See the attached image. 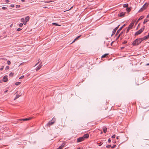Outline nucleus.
Here are the masks:
<instances>
[{"mask_svg": "<svg viewBox=\"0 0 149 149\" xmlns=\"http://www.w3.org/2000/svg\"><path fill=\"white\" fill-rule=\"evenodd\" d=\"M119 136H117L116 137V139H118L119 138Z\"/></svg>", "mask_w": 149, "mask_h": 149, "instance_id": "51", "label": "nucleus"}, {"mask_svg": "<svg viewBox=\"0 0 149 149\" xmlns=\"http://www.w3.org/2000/svg\"><path fill=\"white\" fill-rule=\"evenodd\" d=\"M125 14V12H120L118 14V16L120 17H123L124 16Z\"/></svg>", "mask_w": 149, "mask_h": 149, "instance_id": "9", "label": "nucleus"}, {"mask_svg": "<svg viewBox=\"0 0 149 149\" xmlns=\"http://www.w3.org/2000/svg\"><path fill=\"white\" fill-rule=\"evenodd\" d=\"M123 33V31L121 32V33H120V34H119V35L120 36Z\"/></svg>", "mask_w": 149, "mask_h": 149, "instance_id": "46", "label": "nucleus"}, {"mask_svg": "<svg viewBox=\"0 0 149 149\" xmlns=\"http://www.w3.org/2000/svg\"><path fill=\"white\" fill-rule=\"evenodd\" d=\"M131 9L130 8H128V7L127 8V9H126L127 11L128 12H129L130 11V10H131Z\"/></svg>", "mask_w": 149, "mask_h": 149, "instance_id": "25", "label": "nucleus"}, {"mask_svg": "<svg viewBox=\"0 0 149 149\" xmlns=\"http://www.w3.org/2000/svg\"><path fill=\"white\" fill-rule=\"evenodd\" d=\"M97 143L99 146H101L102 145V143L100 142L99 143Z\"/></svg>", "mask_w": 149, "mask_h": 149, "instance_id": "38", "label": "nucleus"}, {"mask_svg": "<svg viewBox=\"0 0 149 149\" xmlns=\"http://www.w3.org/2000/svg\"><path fill=\"white\" fill-rule=\"evenodd\" d=\"M127 41H124V42H123V44H126L127 43Z\"/></svg>", "mask_w": 149, "mask_h": 149, "instance_id": "43", "label": "nucleus"}, {"mask_svg": "<svg viewBox=\"0 0 149 149\" xmlns=\"http://www.w3.org/2000/svg\"><path fill=\"white\" fill-rule=\"evenodd\" d=\"M29 16H27L25 18L24 20L26 22H27L29 21Z\"/></svg>", "mask_w": 149, "mask_h": 149, "instance_id": "15", "label": "nucleus"}, {"mask_svg": "<svg viewBox=\"0 0 149 149\" xmlns=\"http://www.w3.org/2000/svg\"><path fill=\"white\" fill-rule=\"evenodd\" d=\"M146 65H149V63H147L146 64Z\"/></svg>", "mask_w": 149, "mask_h": 149, "instance_id": "53", "label": "nucleus"}, {"mask_svg": "<svg viewBox=\"0 0 149 149\" xmlns=\"http://www.w3.org/2000/svg\"><path fill=\"white\" fill-rule=\"evenodd\" d=\"M116 145H113V146H112V147H111V148H114V147L116 146Z\"/></svg>", "mask_w": 149, "mask_h": 149, "instance_id": "44", "label": "nucleus"}, {"mask_svg": "<svg viewBox=\"0 0 149 149\" xmlns=\"http://www.w3.org/2000/svg\"><path fill=\"white\" fill-rule=\"evenodd\" d=\"M54 123V122L52 120L49 121L47 124V126L50 127V125H52Z\"/></svg>", "mask_w": 149, "mask_h": 149, "instance_id": "8", "label": "nucleus"}, {"mask_svg": "<svg viewBox=\"0 0 149 149\" xmlns=\"http://www.w3.org/2000/svg\"><path fill=\"white\" fill-rule=\"evenodd\" d=\"M77 149H81L80 148H77Z\"/></svg>", "mask_w": 149, "mask_h": 149, "instance_id": "56", "label": "nucleus"}, {"mask_svg": "<svg viewBox=\"0 0 149 149\" xmlns=\"http://www.w3.org/2000/svg\"><path fill=\"white\" fill-rule=\"evenodd\" d=\"M3 66H2L1 68L0 69V70H3Z\"/></svg>", "mask_w": 149, "mask_h": 149, "instance_id": "39", "label": "nucleus"}, {"mask_svg": "<svg viewBox=\"0 0 149 149\" xmlns=\"http://www.w3.org/2000/svg\"><path fill=\"white\" fill-rule=\"evenodd\" d=\"M23 25V24L22 23H21L19 24V26L20 27H22V26Z\"/></svg>", "mask_w": 149, "mask_h": 149, "instance_id": "29", "label": "nucleus"}, {"mask_svg": "<svg viewBox=\"0 0 149 149\" xmlns=\"http://www.w3.org/2000/svg\"><path fill=\"white\" fill-rule=\"evenodd\" d=\"M20 95H16V97H15V98L14 99V100H15L17 99L19 97H20Z\"/></svg>", "mask_w": 149, "mask_h": 149, "instance_id": "21", "label": "nucleus"}, {"mask_svg": "<svg viewBox=\"0 0 149 149\" xmlns=\"http://www.w3.org/2000/svg\"><path fill=\"white\" fill-rule=\"evenodd\" d=\"M24 18H22L21 19V21L22 22H24Z\"/></svg>", "mask_w": 149, "mask_h": 149, "instance_id": "30", "label": "nucleus"}, {"mask_svg": "<svg viewBox=\"0 0 149 149\" xmlns=\"http://www.w3.org/2000/svg\"><path fill=\"white\" fill-rule=\"evenodd\" d=\"M123 48H124L123 47H122L121 49H123Z\"/></svg>", "mask_w": 149, "mask_h": 149, "instance_id": "58", "label": "nucleus"}, {"mask_svg": "<svg viewBox=\"0 0 149 149\" xmlns=\"http://www.w3.org/2000/svg\"><path fill=\"white\" fill-rule=\"evenodd\" d=\"M81 35L77 37L72 42V43H73L76 40L78 39L81 36Z\"/></svg>", "mask_w": 149, "mask_h": 149, "instance_id": "17", "label": "nucleus"}, {"mask_svg": "<svg viewBox=\"0 0 149 149\" xmlns=\"http://www.w3.org/2000/svg\"><path fill=\"white\" fill-rule=\"evenodd\" d=\"M120 35H119L118 36V37H117V38L116 39H118V38H119L120 37Z\"/></svg>", "mask_w": 149, "mask_h": 149, "instance_id": "47", "label": "nucleus"}, {"mask_svg": "<svg viewBox=\"0 0 149 149\" xmlns=\"http://www.w3.org/2000/svg\"><path fill=\"white\" fill-rule=\"evenodd\" d=\"M142 40L141 38L137 39H136L132 43V46H135L139 45L140 43H141Z\"/></svg>", "mask_w": 149, "mask_h": 149, "instance_id": "1", "label": "nucleus"}, {"mask_svg": "<svg viewBox=\"0 0 149 149\" xmlns=\"http://www.w3.org/2000/svg\"><path fill=\"white\" fill-rule=\"evenodd\" d=\"M115 137H116V135L115 134H114L112 136V138H115Z\"/></svg>", "mask_w": 149, "mask_h": 149, "instance_id": "40", "label": "nucleus"}, {"mask_svg": "<svg viewBox=\"0 0 149 149\" xmlns=\"http://www.w3.org/2000/svg\"><path fill=\"white\" fill-rule=\"evenodd\" d=\"M65 145V143H63L58 148H59V149H62L63 147Z\"/></svg>", "mask_w": 149, "mask_h": 149, "instance_id": "16", "label": "nucleus"}, {"mask_svg": "<svg viewBox=\"0 0 149 149\" xmlns=\"http://www.w3.org/2000/svg\"><path fill=\"white\" fill-rule=\"evenodd\" d=\"M56 120V118H55L54 117H53V118L52 120V121L53 122H54V123L55 122Z\"/></svg>", "mask_w": 149, "mask_h": 149, "instance_id": "22", "label": "nucleus"}, {"mask_svg": "<svg viewBox=\"0 0 149 149\" xmlns=\"http://www.w3.org/2000/svg\"><path fill=\"white\" fill-rule=\"evenodd\" d=\"M148 37H149V33H148Z\"/></svg>", "mask_w": 149, "mask_h": 149, "instance_id": "57", "label": "nucleus"}, {"mask_svg": "<svg viewBox=\"0 0 149 149\" xmlns=\"http://www.w3.org/2000/svg\"><path fill=\"white\" fill-rule=\"evenodd\" d=\"M20 84H21V82H16L15 83V85H16L17 86L18 85H19Z\"/></svg>", "mask_w": 149, "mask_h": 149, "instance_id": "26", "label": "nucleus"}, {"mask_svg": "<svg viewBox=\"0 0 149 149\" xmlns=\"http://www.w3.org/2000/svg\"><path fill=\"white\" fill-rule=\"evenodd\" d=\"M26 21H25V22H23L24 24V25H26Z\"/></svg>", "mask_w": 149, "mask_h": 149, "instance_id": "48", "label": "nucleus"}, {"mask_svg": "<svg viewBox=\"0 0 149 149\" xmlns=\"http://www.w3.org/2000/svg\"><path fill=\"white\" fill-rule=\"evenodd\" d=\"M8 76L7 75H5V76L3 78V81L4 82H6L8 79L7 78Z\"/></svg>", "mask_w": 149, "mask_h": 149, "instance_id": "6", "label": "nucleus"}, {"mask_svg": "<svg viewBox=\"0 0 149 149\" xmlns=\"http://www.w3.org/2000/svg\"><path fill=\"white\" fill-rule=\"evenodd\" d=\"M125 26V25L124 24L120 28V29L118 30L117 31L116 33V35H117L118 33H119L120 31L122 29V28L124 27Z\"/></svg>", "mask_w": 149, "mask_h": 149, "instance_id": "11", "label": "nucleus"}, {"mask_svg": "<svg viewBox=\"0 0 149 149\" xmlns=\"http://www.w3.org/2000/svg\"><path fill=\"white\" fill-rule=\"evenodd\" d=\"M148 6V5L147 3H145L142 6V7L139 10V12H141L143 11Z\"/></svg>", "mask_w": 149, "mask_h": 149, "instance_id": "2", "label": "nucleus"}, {"mask_svg": "<svg viewBox=\"0 0 149 149\" xmlns=\"http://www.w3.org/2000/svg\"><path fill=\"white\" fill-rule=\"evenodd\" d=\"M39 62H38V63H37L36 64V65H35V66H36L37 64H38L39 63Z\"/></svg>", "mask_w": 149, "mask_h": 149, "instance_id": "52", "label": "nucleus"}, {"mask_svg": "<svg viewBox=\"0 0 149 149\" xmlns=\"http://www.w3.org/2000/svg\"><path fill=\"white\" fill-rule=\"evenodd\" d=\"M57 149H59V148H58Z\"/></svg>", "mask_w": 149, "mask_h": 149, "instance_id": "59", "label": "nucleus"}, {"mask_svg": "<svg viewBox=\"0 0 149 149\" xmlns=\"http://www.w3.org/2000/svg\"><path fill=\"white\" fill-rule=\"evenodd\" d=\"M103 130L104 133H106L107 132V128L106 127H104L103 128Z\"/></svg>", "mask_w": 149, "mask_h": 149, "instance_id": "19", "label": "nucleus"}, {"mask_svg": "<svg viewBox=\"0 0 149 149\" xmlns=\"http://www.w3.org/2000/svg\"><path fill=\"white\" fill-rule=\"evenodd\" d=\"M24 77V76H23V75L21 77H20L19 78V79H22Z\"/></svg>", "mask_w": 149, "mask_h": 149, "instance_id": "41", "label": "nucleus"}, {"mask_svg": "<svg viewBox=\"0 0 149 149\" xmlns=\"http://www.w3.org/2000/svg\"><path fill=\"white\" fill-rule=\"evenodd\" d=\"M111 141V140L110 139H109L108 140V142L109 143Z\"/></svg>", "mask_w": 149, "mask_h": 149, "instance_id": "45", "label": "nucleus"}, {"mask_svg": "<svg viewBox=\"0 0 149 149\" xmlns=\"http://www.w3.org/2000/svg\"><path fill=\"white\" fill-rule=\"evenodd\" d=\"M149 21V20L147 19H144V22H143V24H145L146 22H148Z\"/></svg>", "mask_w": 149, "mask_h": 149, "instance_id": "20", "label": "nucleus"}, {"mask_svg": "<svg viewBox=\"0 0 149 149\" xmlns=\"http://www.w3.org/2000/svg\"><path fill=\"white\" fill-rule=\"evenodd\" d=\"M32 118V117H29L28 118H24V119H19L20 120H23L24 121H26L28 120H29Z\"/></svg>", "mask_w": 149, "mask_h": 149, "instance_id": "7", "label": "nucleus"}, {"mask_svg": "<svg viewBox=\"0 0 149 149\" xmlns=\"http://www.w3.org/2000/svg\"><path fill=\"white\" fill-rule=\"evenodd\" d=\"M7 63L8 65H10L11 63V62L10 61H7Z\"/></svg>", "mask_w": 149, "mask_h": 149, "instance_id": "33", "label": "nucleus"}, {"mask_svg": "<svg viewBox=\"0 0 149 149\" xmlns=\"http://www.w3.org/2000/svg\"><path fill=\"white\" fill-rule=\"evenodd\" d=\"M149 37H148V36L147 35L144 36L143 38H141L142 39V40L143 41V40L147 39Z\"/></svg>", "mask_w": 149, "mask_h": 149, "instance_id": "13", "label": "nucleus"}, {"mask_svg": "<svg viewBox=\"0 0 149 149\" xmlns=\"http://www.w3.org/2000/svg\"><path fill=\"white\" fill-rule=\"evenodd\" d=\"M21 30H22V29H21L20 28H18L17 29V31H21Z\"/></svg>", "mask_w": 149, "mask_h": 149, "instance_id": "36", "label": "nucleus"}, {"mask_svg": "<svg viewBox=\"0 0 149 149\" xmlns=\"http://www.w3.org/2000/svg\"><path fill=\"white\" fill-rule=\"evenodd\" d=\"M144 28H142L140 29L139 31L136 32L135 33V36H137L140 34L144 30Z\"/></svg>", "mask_w": 149, "mask_h": 149, "instance_id": "4", "label": "nucleus"}, {"mask_svg": "<svg viewBox=\"0 0 149 149\" xmlns=\"http://www.w3.org/2000/svg\"><path fill=\"white\" fill-rule=\"evenodd\" d=\"M89 137V134H86L84 135L83 138H88Z\"/></svg>", "mask_w": 149, "mask_h": 149, "instance_id": "14", "label": "nucleus"}, {"mask_svg": "<svg viewBox=\"0 0 149 149\" xmlns=\"http://www.w3.org/2000/svg\"><path fill=\"white\" fill-rule=\"evenodd\" d=\"M52 24L55 25L56 26H60L61 25L58 24L56 23H52Z\"/></svg>", "mask_w": 149, "mask_h": 149, "instance_id": "24", "label": "nucleus"}, {"mask_svg": "<svg viewBox=\"0 0 149 149\" xmlns=\"http://www.w3.org/2000/svg\"><path fill=\"white\" fill-rule=\"evenodd\" d=\"M107 54H105L104 55H102V58H105L106 57V56L108 55Z\"/></svg>", "mask_w": 149, "mask_h": 149, "instance_id": "27", "label": "nucleus"}, {"mask_svg": "<svg viewBox=\"0 0 149 149\" xmlns=\"http://www.w3.org/2000/svg\"><path fill=\"white\" fill-rule=\"evenodd\" d=\"M5 2L6 3H8L9 2V0H5Z\"/></svg>", "mask_w": 149, "mask_h": 149, "instance_id": "42", "label": "nucleus"}, {"mask_svg": "<svg viewBox=\"0 0 149 149\" xmlns=\"http://www.w3.org/2000/svg\"><path fill=\"white\" fill-rule=\"evenodd\" d=\"M42 62H41L40 64H39V65H38V67L36 69V71H38V70H39L41 67L42 66Z\"/></svg>", "mask_w": 149, "mask_h": 149, "instance_id": "12", "label": "nucleus"}, {"mask_svg": "<svg viewBox=\"0 0 149 149\" xmlns=\"http://www.w3.org/2000/svg\"><path fill=\"white\" fill-rule=\"evenodd\" d=\"M2 9H3V10H5L6 9H7V8L5 7H2Z\"/></svg>", "mask_w": 149, "mask_h": 149, "instance_id": "37", "label": "nucleus"}, {"mask_svg": "<svg viewBox=\"0 0 149 149\" xmlns=\"http://www.w3.org/2000/svg\"><path fill=\"white\" fill-rule=\"evenodd\" d=\"M7 91H8V90H6V91H5L4 92H5V93H6V92H7Z\"/></svg>", "mask_w": 149, "mask_h": 149, "instance_id": "55", "label": "nucleus"}, {"mask_svg": "<svg viewBox=\"0 0 149 149\" xmlns=\"http://www.w3.org/2000/svg\"><path fill=\"white\" fill-rule=\"evenodd\" d=\"M84 138L83 137H80L77 139V142H79L84 140Z\"/></svg>", "mask_w": 149, "mask_h": 149, "instance_id": "10", "label": "nucleus"}, {"mask_svg": "<svg viewBox=\"0 0 149 149\" xmlns=\"http://www.w3.org/2000/svg\"><path fill=\"white\" fill-rule=\"evenodd\" d=\"M0 140H1V139H0Z\"/></svg>", "mask_w": 149, "mask_h": 149, "instance_id": "60", "label": "nucleus"}, {"mask_svg": "<svg viewBox=\"0 0 149 149\" xmlns=\"http://www.w3.org/2000/svg\"><path fill=\"white\" fill-rule=\"evenodd\" d=\"M149 14H148V15L147 16V18H149Z\"/></svg>", "mask_w": 149, "mask_h": 149, "instance_id": "49", "label": "nucleus"}, {"mask_svg": "<svg viewBox=\"0 0 149 149\" xmlns=\"http://www.w3.org/2000/svg\"><path fill=\"white\" fill-rule=\"evenodd\" d=\"M3 81V79L2 80H1L0 81V83H2V82Z\"/></svg>", "mask_w": 149, "mask_h": 149, "instance_id": "50", "label": "nucleus"}, {"mask_svg": "<svg viewBox=\"0 0 149 149\" xmlns=\"http://www.w3.org/2000/svg\"><path fill=\"white\" fill-rule=\"evenodd\" d=\"M119 26V25H118L117 27H116V28H115L114 29H113V30L112 31V34H111V36H112L114 34L116 31L118 29Z\"/></svg>", "mask_w": 149, "mask_h": 149, "instance_id": "5", "label": "nucleus"}, {"mask_svg": "<svg viewBox=\"0 0 149 149\" xmlns=\"http://www.w3.org/2000/svg\"><path fill=\"white\" fill-rule=\"evenodd\" d=\"M111 145H107L106 146V147L107 148H109L111 147Z\"/></svg>", "mask_w": 149, "mask_h": 149, "instance_id": "31", "label": "nucleus"}, {"mask_svg": "<svg viewBox=\"0 0 149 149\" xmlns=\"http://www.w3.org/2000/svg\"><path fill=\"white\" fill-rule=\"evenodd\" d=\"M16 7L17 8H19L20 7V6L19 5H16Z\"/></svg>", "mask_w": 149, "mask_h": 149, "instance_id": "34", "label": "nucleus"}, {"mask_svg": "<svg viewBox=\"0 0 149 149\" xmlns=\"http://www.w3.org/2000/svg\"><path fill=\"white\" fill-rule=\"evenodd\" d=\"M134 24V22H133L129 25L127 29V31H126L127 33L129 32V30L131 29H132V27L133 26Z\"/></svg>", "mask_w": 149, "mask_h": 149, "instance_id": "3", "label": "nucleus"}, {"mask_svg": "<svg viewBox=\"0 0 149 149\" xmlns=\"http://www.w3.org/2000/svg\"><path fill=\"white\" fill-rule=\"evenodd\" d=\"M10 6L11 7L13 8L15 7V6L13 4H11L10 5Z\"/></svg>", "mask_w": 149, "mask_h": 149, "instance_id": "35", "label": "nucleus"}, {"mask_svg": "<svg viewBox=\"0 0 149 149\" xmlns=\"http://www.w3.org/2000/svg\"><path fill=\"white\" fill-rule=\"evenodd\" d=\"M128 6V5L127 3H126L123 5V7L124 8H127Z\"/></svg>", "mask_w": 149, "mask_h": 149, "instance_id": "23", "label": "nucleus"}, {"mask_svg": "<svg viewBox=\"0 0 149 149\" xmlns=\"http://www.w3.org/2000/svg\"><path fill=\"white\" fill-rule=\"evenodd\" d=\"M144 17L143 16H141L137 20L136 23H137L139 20L142 19Z\"/></svg>", "mask_w": 149, "mask_h": 149, "instance_id": "18", "label": "nucleus"}, {"mask_svg": "<svg viewBox=\"0 0 149 149\" xmlns=\"http://www.w3.org/2000/svg\"><path fill=\"white\" fill-rule=\"evenodd\" d=\"M9 67L8 66H7L6 68H5V70H7L8 69H9Z\"/></svg>", "mask_w": 149, "mask_h": 149, "instance_id": "32", "label": "nucleus"}, {"mask_svg": "<svg viewBox=\"0 0 149 149\" xmlns=\"http://www.w3.org/2000/svg\"><path fill=\"white\" fill-rule=\"evenodd\" d=\"M21 1L22 2H24L25 1V0H21Z\"/></svg>", "mask_w": 149, "mask_h": 149, "instance_id": "54", "label": "nucleus"}, {"mask_svg": "<svg viewBox=\"0 0 149 149\" xmlns=\"http://www.w3.org/2000/svg\"><path fill=\"white\" fill-rule=\"evenodd\" d=\"M14 74V73L11 72L9 74V76L10 77H12L13 75Z\"/></svg>", "mask_w": 149, "mask_h": 149, "instance_id": "28", "label": "nucleus"}]
</instances>
